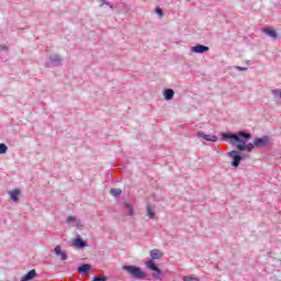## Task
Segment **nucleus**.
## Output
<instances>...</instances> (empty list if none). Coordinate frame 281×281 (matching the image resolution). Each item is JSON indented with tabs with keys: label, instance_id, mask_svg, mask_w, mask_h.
Listing matches in <instances>:
<instances>
[{
	"label": "nucleus",
	"instance_id": "nucleus-13",
	"mask_svg": "<svg viewBox=\"0 0 281 281\" xmlns=\"http://www.w3.org/2000/svg\"><path fill=\"white\" fill-rule=\"evenodd\" d=\"M263 34H267L268 36H270V38H278V32H276V30L273 29H262Z\"/></svg>",
	"mask_w": 281,
	"mask_h": 281
},
{
	"label": "nucleus",
	"instance_id": "nucleus-22",
	"mask_svg": "<svg viewBox=\"0 0 281 281\" xmlns=\"http://www.w3.org/2000/svg\"><path fill=\"white\" fill-rule=\"evenodd\" d=\"M183 281H201L199 278L186 276L183 277Z\"/></svg>",
	"mask_w": 281,
	"mask_h": 281
},
{
	"label": "nucleus",
	"instance_id": "nucleus-19",
	"mask_svg": "<svg viewBox=\"0 0 281 281\" xmlns=\"http://www.w3.org/2000/svg\"><path fill=\"white\" fill-rule=\"evenodd\" d=\"M99 2H100L99 8H102L103 5H109V8L113 10V4H111V2L106 0H99Z\"/></svg>",
	"mask_w": 281,
	"mask_h": 281
},
{
	"label": "nucleus",
	"instance_id": "nucleus-3",
	"mask_svg": "<svg viewBox=\"0 0 281 281\" xmlns=\"http://www.w3.org/2000/svg\"><path fill=\"white\" fill-rule=\"evenodd\" d=\"M122 269L132 278H136V280H146V273L137 266H123Z\"/></svg>",
	"mask_w": 281,
	"mask_h": 281
},
{
	"label": "nucleus",
	"instance_id": "nucleus-27",
	"mask_svg": "<svg viewBox=\"0 0 281 281\" xmlns=\"http://www.w3.org/2000/svg\"><path fill=\"white\" fill-rule=\"evenodd\" d=\"M247 157H249V155L241 153V159H247Z\"/></svg>",
	"mask_w": 281,
	"mask_h": 281
},
{
	"label": "nucleus",
	"instance_id": "nucleus-2",
	"mask_svg": "<svg viewBox=\"0 0 281 281\" xmlns=\"http://www.w3.org/2000/svg\"><path fill=\"white\" fill-rule=\"evenodd\" d=\"M150 258L145 262L146 269H149V271H153V278L154 280H162L164 279V272L161 271V268L155 263V260H161L164 258V254L159 249H153L150 251Z\"/></svg>",
	"mask_w": 281,
	"mask_h": 281
},
{
	"label": "nucleus",
	"instance_id": "nucleus-26",
	"mask_svg": "<svg viewBox=\"0 0 281 281\" xmlns=\"http://www.w3.org/2000/svg\"><path fill=\"white\" fill-rule=\"evenodd\" d=\"M8 49V46L5 45H0V52H7Z\"/></svg>",
	"mask_w": 281,
	"mask_h": 281
},
{
	"label": "nucleus",
	"instance_id": "nucleus-15",
	"mask_svg": "<svg viewBox=\"0 0 281 281\" xmlns=\"http://www.w3.org/2000/svg\"><path fill=\"white\" fill-rule=\"evenodd\" d=\"M164 98H165V100H172L175 98V90H172V89H165Z\"/></svg>",
	"mask_w": 281,
	"mask_h": 281
},
{
	"label": "nucleus",
	"instance_id": "nucleus-18",
	"mask_svg": "<svg viewBox=\"0 0 281 281\" xmlns=\"http://www.w3.org/2000/svg\"><path fill=\"white\" fill-rule=\"evenodd\" d=\"M147 216L149 218H155V211H153V206H150V204L147 205Z\"/></svg>",
	"mask_w": 281,
	"mask_h": 281
},
{
	"label": "nucleus",
	"instance_id": "nucleus-23",
	"mask_svg": "<svg viewBox=\"0 0 281 281\" xmlns=\"http://www.w3.org/2000/svg\"><path fill=\"white\" fill-rule=\"evenodd\" d=\"M155 12L158 16H164V10L161 8H156Z\"/></svg>",
	"mask_w": 281,
	"mask_h": 281
},
{
	"label": "nucleus",
	"instance_id": "nucleus-20",
	"mask_svg": "<svg viewBox=\"0 0 281 281\" xmlns=\"http://www.w3.org/2000/svg\"><path fill=\"white\" fill-rule=\"evenodd\" d=\"M110 193L112 194V196H120V194H122V189H111Z\"/></svg>",
	"mask_w": 281,
	"mask_h": 281
},
{
	"label": "nucleus",
	"instance_id": "nucleus-8",
	"mask_svg": "<svg viewBox=\"0 0 281 281\" xmlns=\"http://www.w3.org/2000/svg\"><path fill=\"white\" fill-rule=\"evenodd\" d=\"M196 135L198 137H202V139H205L206 142H218V136L216 135H207L203 132H198Z\"/></svg>",
	"mask_w": 281,
	"mask_h": 281
},
{
	"label": "nucleus",
	"instance_id": "nucleus-12",
	"mask_svg": "<svg viewBox=\"0 0 281 281\" xmlns=\"http://www.w3.org/2000/svg\"><path fill=\"white\" fill-rule=\"evenodd\" d=\"M35 278H36V270L33 269L29 271L25 276H23L21 278V281H30V280H34Z\"/></svg>",
	"mask_w": 281,
	"mask_h": 281
},
{
	"label": "nucleus",
	"instance_id": "nucleus-4",
	"mask_svg": "<svg viewBox=\"0 0 281 281\" xmlns=\"http://www.w3.org/2000/svg\"><path fill=\"white\" fill-rule=\"evenodd\" d=\"M228 157H231L233 159L231 162V166L233 168H238V166H240V161L243 160V153L232 150L228 153Z\"/></svg>",
	"mask_w": 281,
	"mask_h": 281
},
{
	"label": "nucleus",
	"instance_id": "nucleus-14",
	"mask_svg": "<svg viewBox=\"0 0 281 281\" xmlns=\"http://www.w3.org/2000/svg\"><path fill=\"white\" fill-rule=\"evenodd\" d=\"M74 245H75V247H78V249H85V247L87 246V243L85 240H82V238L77 237L74 240Z\"/></svg>",
	"mask_w": 281,
	"mask_h": 281
},
{
	"label": "nucleus",
	"instance_id": "nucleus-7",
	"mask_svg": "<svg viewBox=\"0 0 281 281\" xmlns=\"http://www.w3.org/2000/svg\"><path fill=\"white\" fill-rule=\"evenodd\" d=\"M254 142L256 148H265L269 144V136L256 138Z\"/></svg>",
	"mask_w": 281,
	"mask_h": 281
},
{
	"label": "nucleus",
	"instance_id": "nucleus-6",
	"mask_svg": "<svg viewBox=\"0 0 281 281\" xmlns=\"http://www.w3.org/2000/svg\"><path fill=\"white\" fill-rule=\"evenodd\" d=\"M210 52V46H205L203 44H196L195 46L191 47L192 54H205Z\"/></svg>",
	"mask_w": 281,
	"mask_h": 281
},
{
	"label": "nucleus",
	"instance_id": "nucleus-16",
	"mask_svg": "<svg viewBox=\"0 0 281 281\" xmlns=\"http://www.w3.org/2000/svg\"><path fill=\"white\" fill-rule=\"evenodd\" d=\"M124 206L127 209V216H135V210L133 209V205H131L128 202H125Z\"/></svg>",
	"mask_w": 281,
	"mask_h": 281
},
{
	"label": "nucleus",
	"instance_id": "nucleus-1",
	"mask_svg": "<svg viewBox=\"0 0 281 281\" xmlns=\"http://www.w3.org/2000/svg\"><path fill=\"white\" fill-rule=\"evenodd\" d=\"M222 139H231V144L236 146L239 153H244V150L251 153V150L256 148L255 143H245L251 139V133L249 132L239 131L237 133H222Z\"/></svg>",
	"mask_w": 281,
	"mask_h": 281
},
{
	"label": "nucleus",
	"instance_id": "nucleus-24",
	"mask_svg": "<svg viewBox=\"0 0 281 281\" xmlns=\"http://www.w3.org/2000/svg\"><path fill=\"white\" fill-rule=\"evenodd\" d=\"M235 69H236L237 71H247L248 68H247V67L236 66Z\"/></svg>",
	"mask_w": 281,
	"mask_h": 281
},
{
	"label": "nucleus",
	"instance_id": "nucleus-11",
	"mask_svg": "<svg viewBox=\"0 0 281 281\" xmlns=\"http://www.w3.org/2000/svg\"><path fill=\"white\" fill-rule=\"evenodd\" d=\"M77 270L79 271V273H82V276H85L86 273H89V271H91V265L82 263L77 268Z\"/></svg>",
	"mask_w": 281,
	"mask_h": 281
},
{
	"label": "nucleus",
	"instance_id": "nucleus-9",
	"mask_svg": "<svg viewBox=\"0 0 281 281\" xmlns=\"http://www.w3.org/2000/svg\"><path fill=\"white\" fill-rule=\"evenodd\" d=\"M10 199L13 200L14 203H19V196H21V190L20 189H13L9 192Z\"/></svg>",
	"mask_w": 281,
	"mask_h": 281
},
{
	"label": "nucleus",
	"instance_id": "nucleus-5",
	"mask_svg": "<svg viewBox=\"0 0 281 281\" xmlns=\"http://www.w3.org/2000/svg\"><path fill=\"white\" fill-rule=\"evenodd\" d=\"M60 63H63V57L60 55L50 54L48 56V61L46 63V67H52V65H54V67H58Z\"/></svg>",
	"mask_w": 281,
	"mask_h": 281
},
{
	"label": "nucleus",
	"instance_id": "nucleus-10",
	"mask_svg": "<svg viewBox=\"0 0 281 281\" xmlns=\"http://www.w3.org/2000/svg\"><path fill=\"white\" fill-rule=\"evenodd\" d=\"M55 254H56V256H59L60 260H67V258H69L67 252L63 251L60 246L55 247Z\"/></svg>",
	"mask_w": 281,
	"mask_h": 281
},
{
	"label": "nucleus",
	"instance_id": "nucleus-21",
	"mask_svg": "<svg viewBox=\"0 0 281 281\" xmlns=\"http://www.w3.org/2000/svg\"><path fill=\"white\" fill-rule=\"evenodd\" d=\"M5 153H8V145L1 143L0 144V155H5Z\"/></svg>",
	"mask_w": 281,
	"mask_h": 281
},
{
	"label": "nucleus",
	"instance_id": "nucleus-25",
	"mask_svg": "<svg viewBox=\"0 0 281 281\" xmlns=\"http://www.w3.org/2000/svg\"><path fill=\"white\" fill-rule=\"evenodd\" d=\"M67 223H76V217L69 216V217L67 218Z\"/></svg>",
	"mask_w": 281,
	"mask_h": 281
},
{
	"label": "nucleus",
	"instance_id": "nucleus-17",
	"mask_svg": "<svg viewBox=\"0 0 281 281\" xmlns=\"http://www.w3.org/2000/svg\"><path fill=\"white\" fill-rule=\"evenodd\" d=\"M106 280H109V278L104 274L94 276L92 278V281H106Z\"/></svg>",
	"mask_w": 281,
	"mask_h": 281
}]
</instances>
